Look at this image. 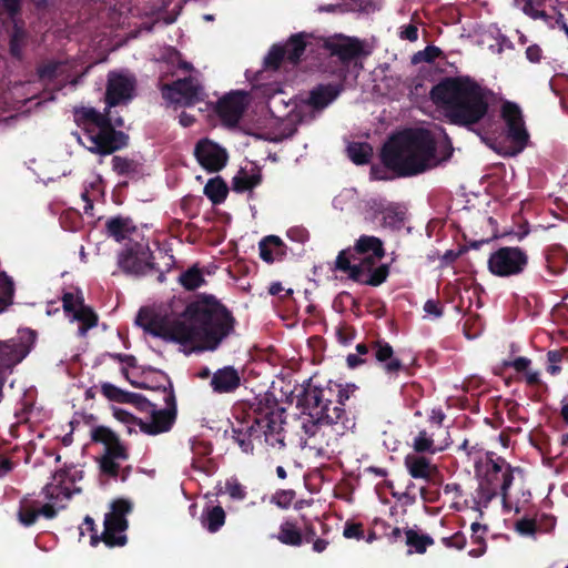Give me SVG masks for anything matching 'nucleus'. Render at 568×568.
Listing matches in <instances>:
<instances>
[{
	"mask_svg": "<svg viewBox=\"0 0 568 568\" xmlns=\"http://www.w3.org/2000/svg\"><path fill=\"white\" fill-rule=\"evenodd\" d=\"M257 433L254 425L247 427L246 434H243L242 430H234V438L244 453L253 452V438L258 437Z\"/></svg>",
	"mask_w": 568,
	"mask_h": 568,
	"instance_id": "obj_40",
	"label": "nucleus"
},
{
	"mask_svg": "<svg viewBox=\"0 0 568 568\" xmlns=\"http://www.w3.org/2000/svg\"><path fill=\"white\" fill-rule=\"evenodd\" d=\"M131 510L129 501L119 499L112 503L111 509L105 514L103 541L109 547L123 546L126 542L125 530L128 523L125 515Z\"/></svg>",
	"mask_w": 568,
	"mask_h": 568,
	"instance_id": "obj_12",
	"label": "nucleus"
},
{
	"mask_svg": "<svg viewBox=\"0 0 568 568\" xmlns=\"http://www.w3.org/2000/svg\"><path fill=\"white\" fill-rule=\"evenodd\" d=\"M515 530L521 536H532L536 531V523L529 518H523L515 525Z\"/></svg>",
	"mask_w": 568,
	"mask_h": 568,
	"instance_id": "obj_46",
	"label": "nucleus"
},
{
	"mask_svg": "<svg viewBox=\"0 0 568 568\" xmlns=\"http://www.w3.org/2000/svg\"><path fill=\"white\" fill-rule=\"evenodd\" d=\"M262 181L261 169L254 163H247L233 178V189L237 192L252 190Z\"/></svg>",
	"mask_w": 568,
	"mask_h": 568,
	"instance_id": "obj_24",
	"label": "nucleus"
},
{
	"mask_svg": "<svg viewBox=\"0 0 568 568\" xmlns=\"http://www.w3.org/2000/svg\"><path fill=\"white\" fill-rule=\"evenodd\" d=\"M83 471L77 466H70L55 471L44 486L42 494L45 503L26 497L20 503L19 520L24 526H31L39 516L53 518L63 509L72 495L80 493L78 483L82 480Z\"/></svg>",
	"mask_w": 568,
	"mask_h": 568,
	"instance_id": "obj_5",
	"label": "nucleus"
},
{
	"mask_svg": "<svg viewBox=\"0 0 568 568\" xmlns=\"http://www.w3.org/2000/svg\"><path fill=\"white\" fill-rule=\"evenodd\" d=\"M547 358L549 362L548 371L550 374L555 375L560 371L558 363L560 362V354L557 352H549L547 354Z\"/></svg>",
	"mask_w": 568,
	"mask_h": 568,
	"instance_id": "obj_52",
	"label": "nucleus"
},
{
	"mask_svg": "<svg viewBox=\"0 0 568 568\" xmlns=\"http://www.w3.org/2000/svg\"><path fill=\"white\" fill-rule=\"evenodd\" d=\"M445 418V414L442 409H433L429 415V420L438 426L442 425L443 420Z\"/></svg>",
	"mask_w": 568,
	"mask_h": 568,
	"instance_id": "obj_57",
	"label": "nucleus"
},
{
	"mask_svg": "<svg viewBox=\"0 0 568 568\" xmlns=\"http://www.w3.org/2000/svg\"><path fill=\"white\" fill-rule=\"evenodd\" d=\"M20 8V0H0V9H3L9 16H13Z\"/></svg>",
	"mask_w": 568,
	"mask_h": 568,
	"instance_id": "obj_53",
	"label": "nucleus"
},
{
	"mask_svg": "<svg viewBox=\"0 0 568 568\" xmlns=\"http://www.w3.org/2000/svg\"><path fill=\"white\" fill-rule=\"evenodd\" d=\"M349 159L356 164H364L369 161L372 148L367 143H352L347 148Z\"/></svg>",
	"mask_w": 568,
	"mask_h": 568,
	"instance_id": "obj_38",
	"label": "nucleus"
},
{
	"mask_svg": "<svg viewBox=\"0 0 568 568\" xmlns=\"http://www.w3.org/2000/svg\"><path fill=\"white\" fill-rule=\"evenodd\" d=\"M327 547V541L324 540V539H317L314 541L313 544V549L316 551V552H322L326 549Z\"/></svg>",
	"mask_w": 568,
	"mask_h": 568,
	"instance_id": "obj_61",
	"label": "nucleus"
},
{
	"mask_svg": "<svg viewBox=\"0 0 568 568\" xmlns=\"http://www.w3.org/2000/svg\"><path fill=\"white\" fill-rule=\"evenodd\" d=\"M406 544L409 547V554L413 551L423 554L426 551L427 547L433 544V540L426 535H419L414 530H407Z\"/></svg>",
	"mask_w": 568,
	"mask_h": 568,
	"instance_id": "obj_37",
	"label": "nucleus"
},
{
	"mask_svg": "<svg viewBox=\"0 0 568 568\" xmlns=\"http://www.w3.org/2000/svg\"><path fill=\"white\" fill-rule=\"evenodd\" d=\"M33 343L34 335L29 329L21 331L17 338L0 341V371L11 369L19 364L29 354Z\"/></svg>",
	"mask_w": 568,
	"mask_h": 568,
	"instance_id": "obj_15",
	"label": "nucleus"
},
{
	"mask_svg": "<svg viewBox=\"0 0 568 568\" xmlns=\"http://www.w3.org/2000/svg\"><path fill=\"white\" fill-rule=\"evenodd\" d=\"M135 88L134 78L124 72H111L106 88L108 106L125 103L133 98Z\"/></svg>",
	"mask_w": 568,
	"mask_h": 568,
	"instance_id": "obj_20",
	"label": "nucleus"
},
{
	"mask_svg": "<svg viewBox=\"0 0 568 568\" xmlns=\"http://www.w3.org/2000/svg\"><path fill=\"white\" fill-rule=\"evenodd\" d=\"M241 378L236 369L231 366L217 369L211 379V386L216 393H230L236 389Z\"/></svg>",
	"mask_w": 568,
	"mask_h": 568,
	"instance_id": "obj_25",
	"label": "nucleus"
},
{
	"mask_svg": "<svg viewBox=\"0 0 568 568\" xmlns=\"http://www.w3.org/2000/svg\"><path fill=\"white\" fill-rule=\"evenodd\" d=\"M163 398L166 403L165 408H156L154 404L145 403V408L150 414L148 419L139 420L141 432L148 435H159L169 432L175 420V403L172 389H163Z\"/></svg>",
	"mask_w": 568,
	"mask_h": 568,
	"instance_id": "obj_11",
	"label": "nucleus"
},
{
	"mask_svg": "<svg viewBox=\"0 0 568 568\" xmlns=\"http://www.w3.org/2000/svg\"><path fill=\"white\" fill-rule=\"evenodd\" d=\"M506 366L514 367L517 372H526L529 368L530 359L527 357H518L513 362L505 363Z\"/></svg>",
	"mask_w": 568,
	"mask_h": 568,
	"instance_id": "obj_54",
	"label": "nucleus"
},
{
	"mask_svg": "<svg viewBox=\"0 0 568 568\" xmlns=\"http://www.w3.org/2000/svg\"><path fill=\"white\" fill-rule=\"evenodd\" d=\"M343 535L345 538L348 539L355 538L359 540L364 538V532L361 524L347 523L344 527Z\"/></svg>",
	"mask_w": 568,
	"mask_h": 568,
	"instance_id": "obj_47",
	"label": "nucleus"
},
{
	"mask_svg": "<svg viewBox=\"0 0 568 568\" xmlns=\"http://www.w3.org/2000/svg\"><path fill=\"white\" fill-rule=\"evenodd\" d=\"M501 118L506 125L510 145L500 148L498 153L507 156L519 154L528 144L529 133L526 129L521 109L514 102L506 101L501 105Z\"/></svg>",
	"mask_w": 568,
	"mask_h": 568,
	"instance_id": "obj_9",
	"label": "nucleus"
},
{
	"mask_svg": "<svg viewBox=\"0 0 568 568\" xmlns=\"http://www.w3.org/2000/svg\"><path fill=\"white\" fill-rule=\"evenodd\" d=\"M528 257L519 247H501L488 258L489 271L497 276H511L524 271Z\"/></svg>",
	"mask_w": 568,
	"mask_h": 568,
	"instance_id": "obj_13",
	"label": "nucleus"
},
{
	"mask_svg": "<svg viewBox=\"0 0 568 568\" xmlns=\"http://www.w3.org/2000/svg\"><path fill=\"white\" fill-rule=\"evenodd\" d=\"M282 291H283V287H282V284H281V283H273V284H271V286H270V288H268V292H270V294H272V295H277V294H280Z\"/></svg>",
	"mask_w": 568,
	"mask_h": 568,
	"instance_id": "obj_64",
	"label": "nucleus"
},
{
	"mask_svg": "<svg viewBox=\"0 0 568 568\" xmlns=\"http://www.w3.org/2000/svg\"><path fill=\"white\" fill-rule=\"evenodd\" d=\"M355 251L358 255H375V257L384 256L383 243L375 236H361L355 245Z\"/></svg>",
	"mask_w": 568,
	"mask_h": 568,
	"instance_id": "obj_32",
	"label": "nucleus"
},
{
	"mask_svg": "<svg viewBox=\"0 0 568 568\" xmlns=\"http://www.w3.org/2000/svg\"><path fill=\"white\" fill-rule=\"evenodd\" d=\"M225 523V511L220 506L210 507L203 510L201 516L202 526L210 532H216Z\"/></svg>",
	"mask_w": 568,
	"mask_h": 568,
	"instance_id": "obj_30",
	"label": "nucleus"
},
{
	"mask_svg": "<svg viewBox=\"0 0 568 568\" xmlns=\"http://www.w3.org/2000/svg\"><path fill=\"white\" fill-rule=\"evenodd\" d=\"M254 424L263 432L266 442H268L270 435L278 434L282 428L281 422L267 415L255 418Z\"/></svg>",
	"mask_w": 568,
	"mask_h": 568,
	"instance_id": "obj_39",
	"label": "nucleus"
},
{
	"mask_svg": "<svg viewBox=\"0 0 568 568\" xmlns=\"http://www.w3.org/2000/svg\"><path fill=\"white\" fill-rule=\"evenodd\" d=\"M399 37L403 40L414 42L418 39V30L414 24H407L400 28Z\"/></svg>",
	"mask_w": 568,
	"mask_h": 568,
	"instance_id": "obj_49",
	"label": "nucleus"
},
{
	"mask_svg": "<svg viewBox=\"0 0 568 568\" xmlns=\"http://www.w3.org/2000/svg\"><path fill=\"white\" fill-rule=\"evenodd\" d=\"M386 374L390 376H396L400 371L404 369L403 363L396 357L389 358L386 364H384V368Z\"/></svg>",
	"mask_w": 568,
	"mask_h": 568,
	"instance_id": "obj_48",
	"label": "nucleus"
},
{
	"mask_svg": "<svg viewBox=\"0 0 568 568\" xmlns=\"http://www.w3.org/2000/svg\"><path fill=\"white\" fill-rule=\"evenodd\" d=\"M429 95L448 122L467 128L485 118L493 100V92L469 77L446 78Z\"/></svg>",
	"mask_w": 568,
	"mask_h": 568,
	"instance_id": "obj_3",
	"label": "nucleus"
},
{
	"mask_svg": "<svg viewBox=\"0 0 568 568\" xmlns=\"http://www.w3.org/2000/svg\"><path fill=\"white\" fill-rule=\"evenodd\" d=\"M337 97V91L333 87H318L311 92L307 101H303L296 106L293 119L301 122L313 119L316 113L327 106Z\"/></svg>",
	"mask_w": 568,
	"mask_h": 568,
	"instance_id": "obj_19",
	"label": "nucleus"
},
{
	"mask_svg": "<svg viewBox=\"0 0 568 568\" xmlns=\"http://www.w3.org/2000/svg\"><path fill=\"white\" fill-rule=\"evenodd\" d=\"M260 256L267 263L274 262L280 255H282V241L275 235H270L263 239L258 245Z\"/></svg>",
	"mask_w": 568,
	"mask_h": 568,
	"instance_id": "obj_31",
	"label": "nucleus"
},
{
	"mask_svg": "<svg viewBox=\"0 0 568 568\" xmlns=\"http://www.w3.org/2000/svg\"><path fill=\"white\" fill-rule=\"evenodd\" d=\"M424 311L426 314L439 317L442 315V310L435 301L428 300L424 305Z\"/></svg>",
	"mask_w": 568,
	"mask_h": 568,
	"instance_id": "obj_56",
	"label": "nucleus"
},
{
	"mask_svg": "<svg viewBox=\"0 0 568 568\" xmlns=\"http://www.w3.org/2000/svg\"><path fill=\"white\" fill-rule=\"evenodd\" d=\"M247 97L243 92L230 93L219 102V113L221 118L230 123H236L242 115Z\"/></svg>",
	"mask_w": 568,
	"mask_h": 568,
	"instance_id": "obj_23",
	"label": "nucleus"
},
{
	"mask_svg": "<svg viewBox=\"0 0 568 568\" xmlns=\"http://www.w3.org/2000/svg\"><path fill=\"white\" fill-rule=\"evenodd\" d=\"M152 253L144 243H135L123 251L118 258L121 270L128 274L141 275L152 267Z\"/></svg>",
	"mask_w": 568,
	"mask_h": 568,
	"instance_id": "obj_17",
	"label": "nucleus"
},
{
	"mask_svg": "<svg viewBox=\"0 0 568 568\" xmlns=\"http://www.w3.org/2000/svg\"><path fill=\"white\" fill-rule=\"evenodd\" d=\"M293 497L294 495L292 491L276 493L273 496V503H275L280 507H287L292 503Z\"/></svg>",
	"mask_w": 568,
	"mask_h": 568,
	"instance_id": "obj_50",
	"label": "nucleus"
},
{
	"mask_svg": "<svg viewBox=\"0 0 568 568\" xmlns=\"http://www.w3.org/2000/svg\"><path fill=\"white\" fill-rule=\"evenodd\" d=\"M374 205L376 212L374 219L381 215L382 225L396 227L402 223L404 213L396 205L384 202H374Z\"/></svg>",
	"mask_w": 568,
	"mask_h": 568,
	"instance_id": "obj_26",
	"label": "nucleus"
},
{
	"mask_svg": "<svg viewBox=\"0 0 568 568\" xmlns=\"http://www.w3.org/2000/svg\"><path fill=\"white\" fill-rule=\"evenodd\" d=\"M475 463V473L478 480V497L489 503L498 494L506 501L507 490L513 484L510 466L501 458H494L491 453L469 452Z\"/></svg>",
	"mask_w": 568,
	"mask_h": 568,
	"instance_id": "obj_7",
	"label": "nucleus"
},
{
	"mask_svg": "<svg viewBox=\"0 0 568 568\" xmlns=\"http://www.w3.org/2000/svg\"><path fill=\"white\" fill-rule=\"evenodd\" d=\"M362 363H364V359H361L358 354H349L347 356V364L349 367H356Z\"/></svg>",
	"mask_w": 568,
	"mask_h": 568,
	"instance_id": "obj_59",
	"label": "nucleus"
},
{
	"mask_svg": "<svg viewBox=\"0 0 568 568\" xmlns=\"http://www.w3.org/2000/svg\"><path fill=\"white\" fill-rule=\"evenodd\" d=\"M69 71L70 65L68 63H50L40 70V78L42 80L62 78L63 80L69 81L71 84H75L77 80L71 77Z\"/></svg>",
	"mask_w": 568,
	"mask_h": 568,
	"instance_id": "obj_33",
	"label": "nucleus"
},
{
	"mask_svg": "<svg viewBox=\"0 0 568 568\" xmlns=\"http://www.w3.org/2000/svg\"><path fill=\"white\" fill-rule=\"evenodd\" d=\"M63 308L70 321L79 322V334L84 335L88 329L97 325V316L90 307L83 304L81 292L65 293L63 295Z\"/></svg>",
	"mask_w": 568,
	"mask_h": 568,
	"instance_id": "obj_18",
	"label": "nucleus"
},
{
	"mask_svg": "<svg viewBox=\"0 0 568 568\" xmlns=\"http://www.w3.org/2000/svg\"><path fill=\"white\" fill-rule=\"evenodd\" d=\"M74 119L81 129L77 139L90 152L105 155L125 144V135L115 132L111 120L98 113L93 108H81L74 112Z\"/></svg>",
	"mask_w": 568,
	"mask_h": 568,
	"instance_id": "obj_6",
	"label": "nucleus"
},
{
	"mask_svg": "<svg viewBox=\"0 0 568 568\" xmlns=\"http://www.w3.org/2000/svg\"><path fill=\"white\" fill-rule=\"evenodd\" d=\"M225 489L230 497L236 500H242L246 496L244 487L235 479L227 480Z\"/></svg>",
	"mask_w": 568,
	"mask_h": 568,
	"instance_id": "obj_45",
	"label": "nucleus"
},
{
	"mask_svg": "<svg viewBox=\"0 0 568 568\" xmlns=\"http://www.w3.org/2000/svg\"><path fill=\"white\" fill-rule=\"evenodd\" d=\"M162 95L170 104L192 105L203 99L204 92L197 77H190L163 85Z\"/></svg>",
	"mask_w": 568,
	"mask_h": 568,
	"instance_id": "obj_14",
	"label": "nucleus"
},
{
	"mask_svg": "<svg viewBox=\"0 0 568 568\" xmlns=\"http://www.w3.org/2000/svg\"><path fill=\"white\" fill-rule=\"evenodd\" d=\"M180 283L186 290H195L204 283V277L199 268L191 267L181 274Z\"/></svg>",
	"mask_w": 568,
	"mask_h": 568,
	"instance_id": "obj_41",
	"label": "nucleus"
},
{
	"mask_svg": "<svg viewBox=\"0 0 568 568\" xmlns=\"http://www.w3.org/2000/svg\"><path fill=\"white\" fill-rule=\"evenodd\" d=\"M136 323L150 334L189 345L193 351L215 349L233 329V318L217 302L197 301L181 315L169 306L142 308Z\"/></svg>",
	"mask_w": 568,
	"mask_h": 568,
	"instance_id": "obj_1",
	"label": "nucleus"
},
{
	"mask_svg": "<svg viewBox=\"0 0 568 568\" xmlns=\"http://www.w3.org/2000/svg\"><path fill=\"white\" fill-rule=\"evenodd\" d=\"M197 163L207 172L222 170L229 160L227 151L210 139H201L194 146Z\"/></svg>",
	"mask_w": 568,
	"mask_h": 568,
	"instance_id": "obj_16",
	"label": "nucleus"
},
{
	"mask_svg": "<svg viewBox=\"0 0 568 568\" xmlns=\"http://www.w3.org/2000/svg\"><path fill=\"white\" fill-rule=\"evenodd\" d=\"M112 415L116 420L128 425L129 432H132V426H139V420H141L121 407H112Z\"/></svg>",
	"mask_w": 568,
	"mask_h": 568,
	"instance_id": "obj_44",
	"label": "nucleus"
},
{
	"mask_svg": "<svg viewBox=\"0 0 568 568\" xmlns=\"http://www.w3.org/2000/svg\"><path fill=\"white\" fill-rule=\"evenodd\" d=\"M92 439L104 446V454L100 459V467L104 474L115 476L120 464L128 459V449L119 437L108 427L99 426L92 430Z\"/></svg>",
	"mask_w": 568,
	"mask_h": 568,
	"instance_id": "obj_10",
	"label": "nucleus"
},
{
	"mask_svg": "<svg viewBox=\"0 0 568 568\" xmlns=\"http://www.w3.org/2000/svg\"><path fill=\"white\" fill-rule=\"evenodd\" d=\"M353 386L328 382L324 387L310 386L305 390V410L301 416L302 428L310 437L324 434L328 427H335L337 435L354 427L345 417L344 402L349 398Z\"/></svg>",
	"mask_w": 568,
	"mask_h": 568,
	"instance_id": "obj_4",
	"label": "nucleus"
},
{
	"mask_svg": "<svg viewBox=\"0 0 568 568\" xmlns=\"http://www.w3.org/2000/svg\"><path fill=\"white\" fill-rule=\"evenodd\" d=\"M448 443L443 445H437L434 439V435L423 429L419 430L418 434L413 438L412 447L414 449V454H436L444 450L447 447Z\"/></svg>",
	"mask_w": 568,
	"mask_h": 568,
	"instance_id": "obj_27",
	"label": "nucleus"
},
{
	"mask_svg": "<svg viewBox=\"0 0 568 568\" xmlns=\"http://www.w3.org/2000/svg\"><path fill=\"white\" fill-rule=\"evenodd\" d=\"M262 90H263V94H264L265 97H272V95H274L275 93H281V92H282V90H281L278 87H276L275 89H273V88H271V87H268V85H263V87H262Z\"/></svg>",
	"mask_w": 568,
	"mask_h": 568,
	"instance_id": "obj_63",
	"label": "nucleus"
},
{
	"mask_svg": "<svg viewBox=\"0 0 568 568\" xmlns=\"http://www.w3.org/2000/svg\"><path fill=\"white\" fill-rule=\"evenodd\" d=\"M450 141L440 128L410 129L385 144L384 163L400 175H415L450 156Z\"/></svg>",
	"mask_w": 568,
	"mask_h": 568,
	"instance_id": "obj_2",
	"label": "nucleus"
},
{
	"mask_svg": "<svg viewBox=\"0 0 568 568\" xmlns=\"http://www.w3.org/2000/svg\"><path fill=\"white\" fill-rule=\"evenodd\" d=\"M108 234L115 241L121 242L130 239L136 232L132 221L123 217H113L106 222Z\"/></svg>",
	"mask_w": 568,
	"mask_h": 568,
	"instance_id": "obj_28",
	"label": "nucleus"
},
{
	"mask_svg": "<svg viewBox=\"0 0 568 568\" xmlns=\"http://www.w3.org/2000/svg\"><path fill=\"white\" fill-rule=\"evenodd\" d=\"M404 465L408 474L415 479L430 481L438 473V468L432 460L420 454H407Z\"/></svg>",
	"mask_w": 568,
	"mask_h": 568,
	"instance_id": "obj_22",
	"label": "nucleus"
},
{
	"mask_svg": "<svg viewBox=\"0 0 568 568\" xmlns=\"http://www.w3.org/2000/svg\"><path fill=\"white\" fill-rule=\"evenodd\" d=\"M276 538L285 545L298 546L302 542V536L296 526L292 523H283Z\"/></svg>",
	"mask_w": 568,
	"mask_h": 568,
	"instance_id": "obj_36",
	"label": "nucleus"
},
{
	"mask_svg": "<svg viewBox=\"0 0 568 568\" xmlns=\"http://www.w3.org/2000/svg\"><path fill=\"white\" fill-rule=\"evenodd\" d=\"M542 55L541 49L537 44L529 45L526 50V57L530 62L537 63Z\"/></svg>",
	"mask_w": 568,
	"mask_h": 568,
	"instance_id": "obj_55",
	"label": "nucleus"
},
{
	"mask_svg": "<svg viewBox=\"0 0 568 568\" xmlns=\"http://www.w3.org/2000/svg\"><path fill=\"white\" fill-rule=\"evenodd\" d=\"M11 470V463L8 459L0 460V476H4Z\"/></svg>",
	"mask_w": 568,
	"mask_h": 568,
	"instance_id": "obj_62",
	"label": "nucleus"
},
{
	"mask_svg": "<svg viewBox=\"0 0 568 568\" xmlns=\"http://www.w3.org/2000/svg\"><path fill=\"white\" fill-rule=\"evenodd\" d=\"M204 194L213 202L221 203L227 194L226 184L220 178H213L204 186Z\"/></svg>",
	"mask_w": 568,
	"mask_h": 568,
	"instance_id": "obj_34",
	"label": "nucleus"
},
{
	"mask_svg": "<svg viewBox=\"0 0 568 568\" xmlns=\"http://www.w3.org/2000/svg\"><path fill=\"white\" fill-rule=\"evenodd\" d=\"M14 285L12 280L3 272L0 273V314L12 304Z\"/></svg>",
	"mask_w": 568,
	"mask_h": 568,
	"instance_id": "obj_35",
	"label": "nucleus"
},
{
	"mask_svg": "<svg viewBox=\"0 0 568 568\" xmlns=\"http://www.w3.org/2000/svg\"><path fill=\"white\" fill-rule=\"evenodd\" d=\"M333 51L342 59H352L363 51V43L355 38H338L332 44Z\"/></svg>",
	"mask_w": 568,
	"mask_h": 568,
	"instance_id": "obj_29",
	"label": "nucleus"
},
{
	"mask_svg": "<svg viewBox=\"0 0 568 568\" xmlns=\"http://www.w3.org/2000/svg\"><path fill=\"white\" fill-rule=\"evenodd\" d=\"M357 200L355 190L345 189L333 200V205L337 210H345L351 207Z\"/></svg>",
	"mask_w": 568,
	"mask_h": 568,
	"instance_id": "obj_42",
	"label": "nucleus"
},
{
	"mask_svg": "<svg viewBox=\"0 0 568 568\" xmlns=\"http://www.w3.org/2000/svg\"><path fill=\"white\" fill-rule=\"evenodd\" d=\"M373 351L376 361L382 365L383 368L384 364H386L389 358L395 356L393 347L385 342H376L373 346Z\"/></svg>",
	"mask_w": 568,
	"mask_h": 568,
	"instance_id": "obj_43",
	"label": "nucleus"
},
{
	"mask_svg": "<svg viewBox=\"0 0 568 568\" xmlns=\"http://www.w3.org/2000/svg\"><path fill=\"white\" fill-rule=\"evenodd\" d=\"M525 377L528 384H536L539 381L537 372H532L529 368L525 372Z\"/></svg>",
	"mask_w": 568,
	"mask_h": 568,
	"instance_id": "obj_60",
	"label": "nucleus"
},
{
	"mask_svg": "<svg viewBox=\"0 0 568 568\" xmlns=\"http://www.w3.org/2000/svg\"><path fill=\"white\" fill-rule=\"evenodd\" d=\"M179 122L182 126L186 128L193 124L194 118L185 112H182L179 116Z\"/></svg>",
	"mask_w": 568,
	"mask_h": 568,
	"instance_id": "obj_58",
	"label": "nucleus"
},
{
	"mask_svg": "<svg viewBox=\"0 0 568 568\" xmlns=\"http://www.w3.org/2000/svg\"><path fill=\"white\" fill-rule=\"evenodd\" d=\"M382 258L369 254L351 257L348 252L343 251L338 254L335 265L337 270L347 273L351 280L376 286L388 275V267L384 264L378 265Z\"/></svg>",
	"mask_w": 568,
	"mask_h": 568,
	"instance_id": "obj_8",
	"label": "nucleus"
},
{
	"mask_svg": "<svg viewBox=\"0 0 568 568\" xmlns=\"http://www.w3.org/2000/svg\"><path fill=\"white\" fill-rule=\"evenodd\" d=\"M287 236L295 242L304 243L308 239V233L305 229L293 227L288 230Z\"/></svg>",
	"mask_w": 568,
	"mask_h": 568,
	"instance_id": "obj_51",
	"label": "nucleus"
},
{
	"mask_svg": "<svg viewBox=\"0 0 568 568\" xmlns=\"http://www.w3.org/2000/svg\"><path fill=\"white\" fill-rule=\"evenodd\" d=\"M305 50L300 36L292 37L284 45H274L265 58V68L275 70L282 61L295 64Z\"/></svg>",
	"mask_w": 568,
	"mask_h": 568,
	"instance_id": "obj_21",
	"label": "nucleus"
}]
</instances>
